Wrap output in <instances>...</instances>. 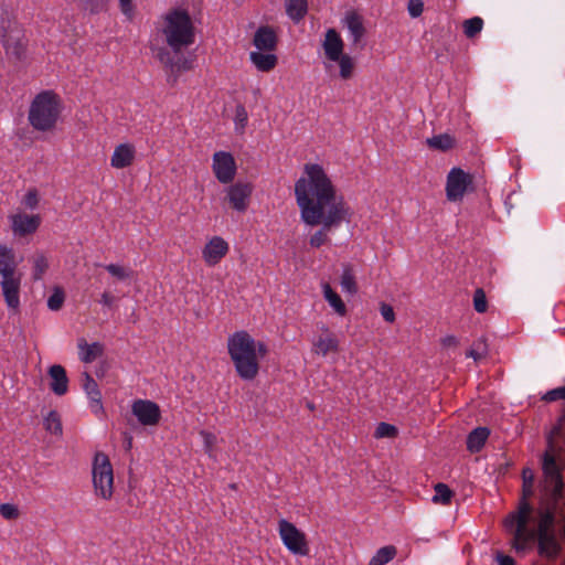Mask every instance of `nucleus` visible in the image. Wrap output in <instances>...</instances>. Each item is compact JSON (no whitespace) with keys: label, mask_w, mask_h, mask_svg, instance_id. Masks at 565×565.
<instances>
[{"label":"nucleus","mask_w":565,"mask_h":565,"mask_svg":"<svg viewBox=\"0 0 565 565\" xmlns=\"http://www.w3.org/2000/svg\"><path fill=\"white\" fill-rule=\"evenodd\" d=\"M308 179L300 178L295 183V196L302 222L321 227L311 235L309 244L319 248L329 242V232L342 222L350 223L353 212L342 195L337 194L332 181L323 168L317 163L305 166Z\"/></svg>","instance_id":"nucleus-1"},{"label":"nucleus","mask_w":565,"mask_h":565,"mask_svg":"<svg viewBox=\"0 0 565 565\" xmlns=\"http://www.w3.org/2000/svg\"><path fill=\"white\" fill-rule=\"evenodd\" d=\"M556 438L561 439L565 447V408L546 434L547 449L542 456L543 490L547 499L554 503H558L564 498L565 488L564 463L556 458V452L561 450L555 443Z\"/></svg>","instance_id":"nucleus-2"},{"label":"nucleus","mask_w":565,"mask_h":565,"mask_svg":"<svg viewBox=\"0 0 565 565\" xmlns=\"http://www.w3.org/2000/svg\"><path fill=\"white\" fill-rule=\"evenodd\" d=\"M227 349L237 375L253 381L259 372L254 338L247 331H236L228 338Z\"/></svg>","instance_id":"nucleus-3"},{"label":"nucleus","mask_w":565,"mask_h":565,"mask_svg":"<svg viewBox=\"0 0 565 565\" xmlns=\"http://www.w3.org/2000/svg\"><path fill=\"white\" fill-rule=\"evenodd\" d=\"M164 22L162 33L174 54L181 53L182 49L194 43L195 26L186 10L180 8L169 10L164 15Z\"/></svg>","instance_id":"nucleus-4"},{"label":"nucleus","mask_w":565,"mask_h":565,"mask_svg":"<svg viewBox=\"0 0 565 565\" xmlns=\"http://www.w3.org/2000/svg\"><path fill=\"white\" fill-rule=\"evenodd\" d=\"M61 98L53 90H43L35 96L29 110V121L39 131L52 130L61 114Z\"/></svg>","instance_id":"nucleus-5"},{"label":"nucleus","mask_w":565,"mask_h":565,"mask_svg":"<svg viewBox=\"0 0 565 565\" xmlns=\"http://www.w3.org/2000/svg\"><path fill=\"white\" fill-rule=\"evenodd\" d=\"M522 498L519 503V510L515 513H510L505 521L504 525L507 529L513 527L515 525V537L522 539L526 541L533 537V534L526 533V524L529 523V514L532 512L533 508L529 503L527 499L533 495V483H534V473L530 468H524L522 471Z\"/></svg>","instance_id":"nucleus-6"},{"label":"nucleus","mask_w":565,"mask_h":565,"mask_svg":"<svg viewBox=\"0 0 565 565\" xmlns=\"http://www.w3.org/2000/svg\"><path fill=\"white\" fill-rule=\"evenodd\" d=\"M511 529H513L512 546L516 550V552H524L527 548V544L534 542L535 540L537 541L539 554L550 561L556 559L563 550L562 544L555 535V532L536 534L534 530H529L526 527V533L533 534V537L523 541L522 539L519 540L515 537V525L509 530Z\"/></svg>","instance_id":"nucleus-7"},{"label":"nucleus","mask_w":565,"mask_h":565,"mask_svg":"<svg viewBox=\"0 0 565 565\" xmlns=\"http://www.w3.org/2000/svg\"><path fill=\"white\" fill-rule=\"evenodd\" d=\"M92 475L96 495L109 500L114 492V471L106 454H95Z\"/></svg>","instance_id":"nucleus-8"},{"label":"nucleus","mask_w":565,"mask_h":565,"mask_svg":"<svg viewBox=\"0 0 565 565\" xmlns=\"http://www.w3.org/2000/svg\"><path fill=\"white\" fill-rule=\"evenodd\" d=\"M475 191L473 175L461 168H452L446 181V196L450 202L461 201L467 192Z\"/></svg>","instance_id":"nucleus-9"},{"label":"nucleus","mask_w":565,"mask_h":565,"mask_svg":"<svg viewBox=\"0 0 565 565\" xmlns=\"http://www.w3.org/2000/svg\"><path fill=\"white\" fill-rule=\"evenodd\" d=\"M278 525L279 535L287 550L295 555L307 556L309 554V545L306 534L297 529L294 523L285 519H281Z\"/></svg>","instance_id":"nucleus-10"},{"label":"nucleus","mask_w":565,"mask_h":565,"mask_svg":"<svg viewBox=\"0 0 565 565\" xmlns=\"http://www.w3.org/2000/svg\"><path fill=\"white\" fill-rule=\"evenodd\" d=\"M236 162L232 153L217 151L213 156V172L218 182L231 183L236 174Z\"/></svg>","instance_id":"nucleus-11"},{"label":"nucleus","mask_w":565,"mask_h":565,"mask_svg":"<svg viewBox=\"0 0 565 565\" xmlns=\"http://www.w3.org/2000/svg\"><path fill=\"white\" fill-rule=\"evenodd\" d=\"M131 413L143 426H156L161 419L159 405L149 399L135 401L131 405Z\"/></svg>","instance_id":"nucleus-12"},{"label":"nucleus","mask_w":565,"mask_h":565,"mask_svg":"<svg viewBox=\"0 0 565 565\" xmlns=\"http://www.w3.org/2000/svg\"><path fill=\"white\" fill-rule=\"evenodd\" d=\"M342 22L348 28L352 38V46L354 49H364L366 28L364 26L363 17L355 10H349L345 12Z\"/></svg>","instance_id":"nucleus-13"},{"label":"nucleus","mask_w":565,"mask_h":565,"mask_svg":"<svg viewBox=\"0 0 565 565\" xmlns=\"http://www.w3.org/2000/svg\"><path fill=\"white\" fill-rule=\"evenodd\" d=\"M252 193V183L238 181L228 186L226 198L234 210L245 212L248 207Z\"/></svg>","instance_id":"nucleus-14"},{"label":"nucleus","mask_w":565,"mask_h":565,"mask_svg":"<svg viewBox=\"0 0 565 565\" xmlns=\"http://www.w3.org/2000/svg\"><path fill=\"white\" fill-rule=\"evenodd\" d=\"M12 230L19 236H26L38 231L41 224V216L19 213L11 216Z\"/></svg>","instance_id":"nucleus-15"},{"label":"nucleus","mask_w":565,"mask_h":565,"mask_svg":"<svg viewBox=\"0 0 565 565\" xmlns=\"http://www.w3.org/2000/svg\"><path fill=\"white\" fill-rule=\"evenodd\" d=\"M253 44L258 51L273 52L278 45V35L273 26L260 25L253 38Z\"/></svg>","instance_id":"nucleus-16"},{"label":"nucleus","mask_w":565,"mask_h":565,"mask_svg":"<svg viewBox=\"0 0 565 565\" xmlns=\"http://www.w3.org/2000/svg\"><path fill=\"white\" fill-rule=\"evenodd\" d=\"M0 285L7 306L17 310L20 306L21 274L15 277L2 278Z\"/></svg>","instance_id":"nucleus-17"},{"label":"nucleus","mask_w":565,"mask_h":565,"mask_svg":"<svg viewBox=\"0 0 565 565\" xmlns=\"http://www.w3.org/2000/svg\"><path fill=\"white\" fill-rule=\"evenodd\" d=\"M344 43L335 29H328L322 42L324 55L329 61H337L343 54Z\"/></svg>","instance_id":"nucleus-18"},{"label":"nucleus","mask_w":565,"mask_h":565,"mask_svg":"<svg viewBox=\"0 0 565 565\" xmlns=\"http://www.w3.org/2000/svg\"><path fill=\"white\" fill-rule=\"evenodd\" d=\"M47 374L51 379V391L57 396L66 394L68 391V377L65 367L54 364L49 367Z\"/></svg>","instance_id":"nucleus-19"},{"label":"nucleus","mask_w":565,"mask_h":565,"mask_svg":"<svg viewBox=\"0 0 565 565\" xmlns=\"http://www.w3.org/2000/svg\"><path fill=\"white\" fill-rule=\"evenodd\" d=\"M228 250L227 243L218 236L213 237L203 249V257L210 265L217 264Z\"/></svg>","instance_id":"nucleus-20"},{"label":"nucleus","mask_w":565,"mask_h":565,"mask_svg":"<svg viewBox=\"0 0 565 565\" xmlns=\"http://www.w3.org/2000/svg\"><path fill=\"white\" fill-rule=\"evenodd\" d=\"M177 55V58H174L171 53L166 49H160L157 57L159 61L164 64V66L170 67L172 72H181V71H189L192 68V60H189L184 57L183 55Z\"/></svg>","instance_id":"nucleus-21"},{"label":"nucleus","mask_w":565,"mask_h":565,"mask_svg":"<svg viewBox=\"0 0 565 565\" xmlns=\"http://www.w3.org/2000/svg\"><path fill=\"white\" fill-rule=\"evenodd\" d=\"M135 147L130 143H120L115 148L110 163L114 168L129 167L135 159Z\"/></svg>","instance_id":"nucleus-22"},{"label":"nucleus","mask_w":565,"mask_h":565,"mask_svg":"<svg viewBox=\"0 0 565 565\" xmlns=\"http://www.w3.org/2000/svg\"><path fill=\"white\" fill-rule=\"evenodd\" d=\"M547 501L548 502L546 503V507L539 511L540 521L537 530L535 531L536 534L554 532V525L556 520L555 510L558 503H554L548 499Z\"/></svg>","instance_id":"nucleus-23"},{"label":"nucleus","mask_w":565,"mask_h":565,"mask_svg":"<svg viewBox=\"0 0 565 565\" xmlns=\"http://www.w3.org/2000/svg\"><path fill=\"white\" fill-rule=\"evenodd\" d=\"M15 255L12 248L0 246V275L2 278L15 277L17 275Z\"/></svg>","instance_id":"nucleus-24"},{"label":"nucleus","mask_w":565,"mask_h":565,"mask_svg":"<svg viewBox=\"0 0 565 565\" xmlns=\"http://www.w3.org/2000/svg\"><path fill=\"white\" fill-rule=\"evenodd\" d=\"M489 435L490 429L488 427L480 426L472 429L467 436V449L471 454L479 452L483 448Z\"/></svg>","instance_id":"nucleus-25"},{"label":"nucleus","mask_w":565,"mask_h":565,"mask_svg":"<svg viewBox=\"0 0 565 565\" xmlns=\"http://www.w3.org/2000/svg\"><path fill=\"white\" fill-rule=\"evenodd\" d=\"M264 51L252 52L249 58L260 72H269L274 70L278 63V57L271 53H263Z\"/></svg>","instance_id":"nucleus-26"},{"label":"nucleus","mask_w":565,"mask_h":565,"mask_svg":"<svg viewBox=\"0 0 565 565\" xmlns=\"http://www.w3.org/2000/svg\"><path fill=\"white\" fill-rule=\"evenodd\" d=\"M82 385L83 390L87 394V396L90 398L92 403H94L99 409L103 408L102 405V393L98 388V385L96 381L93 379V376L88 372L82 373Z\"/></svg>","instance_id":"nucleus-27"},{"label":"nucleus","mask_w":565,"mask_h":565,"mask_svg":"<svg viewBox=\"0 0 565 565\" xmlns=\"http://www.w3.org/2000/svg\"><path fill=\"white\" fill-rule=\"evenodd\" d=\"M2 41L8 54L14 56L17 60H21L24 56V44L19 36H14L12 33H6Z\"/></svg>","instance_id":"nucleus-28"},{"label":"nucleus","mask_w":565,"mask_h":565,"mask_svg":"<svg viewBox=\"0 0 565 565\" xmlns=\"http://www.w3.org/2000/svg\"><path fill=\"white\" fill-rule=\"evenodd\" d=\"M308 11L307 0H286V12L295 21H301Z\"/></svg>","instance_id":"nucleus-29"},{"label":"nucleus","mask_w":565,"mask_h":565,"mask_svg":"<svg viewBox=\"0 0 565 565\" xmlns=\"http://www.w3.org/2000/svg\"><path fill=\"white\" fill-rule=\"evenodd\" d=\"M77 7L83 12H88L92 15L106 12L109 7L110 0H76Z\"/></svg>","instance_id":"nucleus-30"},{"label":"nucleus","mask_w":565,"mask_h":565,"mask_svg":"<svg viewBox=\"0 0 565 565\" xmlns=\"http://www.w3.org/2000/svg\"><path fill=\"white\" fill-rule=\"evenodd\" d=\"M322 287L323 296L326 300L329 302V305L334 309V311L338 315L344 316L347 313V307L342 301L341 297L331 288V286L328 282L323 284Z\"/></svg>","instance_id":"nucleus-31"},{"label":"nucleus","mask_w":565,"mask_h":565,"mask_svg":"<svg viewBox=\"0 0 565 565\" xmlns=\"http://www.w3.org/2000/svg\"><path fill=\"white\" fill-rule=\"evenodd\" d=\"M397 548L394 545H386L377 550L367 565H386L395 558Z\"/></svg>","instance_id":"nucleus-32"},{"label":"nucleus","mask_w":565,"mask_h":565,"mask_svg":"<svg viewBox=\"0 0 565 565\" xmlns=\"http://www.w3.org/2000/svg\"><path fill=\"white\" fill-rule=\"evenodd\" d=\"M78 347L85 350L81 356V360L84 363L93 362L94 360L99 358L104 352V347L99 342L87 344L85 340H82Z\"/></svg>","instance_id":"nucleus-33"},{"label":"nucleus","mask_w":565,"mask_h":565,"mask_svg":"<svg viewBox=\"0 0 565 565\" xmlns=\"http://www.w3.org/2000/svg\"><path fill=\"white\" fill-rule=\"evenodd\" d=\"M455 143L456 139L448 134L436 135L427 139V145L430 148L440 151H447L454 148Z\"/></svg>","instance_id":"nucleus-34"},{"label":"nucleus","mask_w":565,"mask_h":565,"mask_svg":"<svg viewBox=\"0 0 565 565\" xmlns=\"http://www.w3.org/2000/svg\"><path fill=\"white\" fill-rule=\"evenodd\" d=\"M44 429L54 435H62V420L61 416L56 411L49 412L47 416L43 420Z\"/></svg>","instance_id":"nucleus-35"},{"label":"nucleus","mask_w":565,"mask_h":565,"mask_svg":"<svg viewBox=\"0 0 565 565\" xmlns=\"http://www.w3.org/2000/svg\"><path fill=\"white\" fill-rule=\"evenodd\" d=\"M315 347H316L318 353L326 355L329 352H338L339 342L334 335L330 334L326 338L320 337L315 342Z\"/></svg>","instance_id":"nucleus-36"},{"label":"nucleus","mask_w":565,"mask_h":565,"mask_svg":"<svg viewBox=\"0 0 565 565\" xmlns=\"http://www.w3.org/2000/svg\"><path fill=\"white\" fill-rule=\"evenodd\" d=\"M341 287L344 291L354 295L358 292V285L351 265L343 266V273L341 276Z\"/></svg>","instance_id":"nucleus-37"},{"label":"nucleus","mask_w":565,"mask_h":565,"mask_svg":"<svg viewBox=\"0 0 565 565\" xmlns=\"http://www.w3.org/2000/svg\"><path fill=\"white\" fill-rule=\"evenodd\" d=\"M452 497L454 491L447 484L439 482L435 486V495L433 497L435 503L449 504Z\"/></svg>","instance_id":"nucleus-38"},{"label":"nucleus","mask_w":565,"mask_h":565,"mask_svg":"<svg viewBox=\"0 0 565 565\" xmlns=\"http://www.w3.org/2000/svg\"><path fill=\"white\" fill-rule=\"evenodd\" d=\"M335 62L339 63L341 78L349 79L353 76L354 61L350 55L343 53Z\"/></svg>","instance_id":"nucleus-39"},{"label":"nucleus","mask_w":565,"mask_h":565,"mask_svg":"<svg viewBox=\"0 0 565 565\" xmlns=\"http://www.w3.org/2000/svg\"><path fill=\"white\" fill-rule=\"evenodd\" d=\"M32 262H33L32 278H33V280H40V279H42L43 274L49 268L47 258L43 254H35L32 257Z\"/></svg>","instance_id":"nucleus-40"},{"label":"nucleus","mask_w":565,"mask_h":565,"mask_svg":"<svg viewBox=\"0 0 565 565\" xmlns=\"http://www.w3.org/2000/svg\"><path fill=\"white\" fill-rule=\"evenodd\" d=\"M65 301V291L62 287L56 286L53 289L52 295L47 299V307L52 311H57L63 307Z\"/></svg>","instance_id":"nucleus-41"},{"label":"nucleus","mask_w":565,"mask_h":565,"mask_svg":"<svg viewBox=\"0 0 565 565\" xmlns=\"http://www.w3.org/2000/svg\"><path fill=\"white\" fill-rule=\"evenodd\" d=\"M483 26V20L479 17L468 19L463 22V32L467 38H475Z\"/></svg>","instance_id":"nucleus-42"},{"label":"nucleus","mask_w":565,"mask_h":565,"mask_svg":"<svg viewBox=\"0 0 565 565\" xmlns=\"http://www.w3.org/2000/svg\"><path fill=\"white\" fill-rule=\"evenodd\" d=\"M105 269L118 280H126L134 277V270L126 268L120 265L109 264L105 266Z\"/></svg>","instance_id":"nucleus-43"},{"label":"nucleus","mask_w":565,"mask_h":565,"mask_svg":"<svg viewBox=\"0 0 565 565\" xmlns=\"http://www.w3.org/2000/svg\"><path fill=\"white\" fill-rule=\"evenodd\" d=\"M398 435L396 426L388 423H380L375 429L374 436L376 438H395Z\"/></svg>","instance_id":"nucleus-44"},{"label":"nucleus","mask_w":565,"mask_h":565,"mask_svg":"<svg viewBox=\"0 0 565 565\" xmlns=\"http://www.w3.org/2000/svg\"><path fill=\"white\" fill-rule=\"evenodd\" d=\"M473 308L477 312L483 313L488 309L486 292L482 288H477L473 294Z\"/></svg>","instance_id":"nucleus-45"},{"label":"nucleus","mask_w":565,"mask_h":565,"mask_svg":"<svg viewBox=\"0 0 565 565\" xmlns=\"http://www.w3.org/2000/svg\"><path fill=\"white\" fill-rule=\"evenodd\" d=\"M543 401L545 402H555L558 399L565 401V386L557 387L554 390L548 391L543 397ZM565 408V405L562 407L561 413H563V409ZM562 414H559L561 416Z\"/></svg>","instance_id":"nucleus-46"},{"label":"nucleus","mask_w":565,"mask_h":565,"mask_svg":"<svg viewBox=\"0 0 565 565\" xmlns=\"http://www.w3.org/2000/svg\"><path fill=\"white\" fill-rule=\"evenodd\" d=\"M39 201H40L39 192L35 188H32V189L28 190L26 194L24 195L23 204L28 209L34 210L38 207Z\"/></svg>","instance_id":"nucleus-47"},{"label":"nucleus","mask_w":565,"mask_h":565,"mask_svg":"<svg viewBox=\"0 0 565 565\" xmlns=\"http://www.w3.org/2000/svg\"><path fill=\"white\" fill-rule=\"evenodd\" d=\"M248 115L246 108L242 104H237L235 107V122L241 129H244L247 125Z\"/></svg>","instance_id":"nucleus-48"},{"label":"nucleus","mask_w":565,"mask_h":565,"mask_svg":"<svg viewBox=\"0 0 565 565\" xmlns=\"http://www.w3.org/2000/svg\"><path fill=\"white\" fill-rule=\"evenodd\" d=\"M0 514L7 520H13L19 516V510L13 504L3 503L0 505Z\"/></svg>","instance_id":"nucleus-49"},{"label":"nucleus","mask_w":565,"mask_h":565,"mask_svg":"<svg viewBox=\"0 0 565 565\" xmlns=\"http://www.w3.org/2000/svg\"><path fill=\"white\" fill-rule=\"evenodd\" d=\"M479 343L482 344V351H478L476 350L475 348L470 349L466 355L469 356V358H472L475 361H479L480 359H482L483 356L487 355L488 353V345H487V340L486 338H481L479 339Z\"/></svg>","instance_id":"nucleus-50"},{"label":"nucleus","mask_w":565,"mask_h":565,"mask_svg":"<svg viewBox=\"0 0 565 565\" xmlns=\"http://www.w3.org/2000/svg\"><path fill=\"white\" fill-rule=\"evenodd\" d=\"M407 10L412 18H418L424 10L423 0H408Z\"/></svg>","instance_id":"nucleus-51"},{"label":"nucleus","mask_w":565,"mask_h":565,"mask_svg":"<svg viewBox=\"0 0 565 565\" xmlns=\"http://www.w3.org/2000/svg\"><path fill=\"white\" fill-rule=\"evenodd\" d=\"M381 315L384 318V320L387 322L395 321V313H394L392 306H390L385 302L381 303Z\"/></svg>","instance_id":"nucleus-52"},{"label":"nucleus","mask_w":565,"mask_h":565,"mask_svg":"<svg viewBox=\"0 0 565 565\" xmlns=\"http://www.w3.org/2000/svg\"><path fill=\"white\" fill-rule=\"evenodd\" d=\"M495 559L499 565H515V562L511 556L504 555L501 552H497Z\"/></svg>","instance_id":"nucleus-53"},{"label":"nucleus","mask_w":565,"mask_h":565,"mask_svg":"<svg viewBox=\"0 0 565 565\" xmlns=\"http://www.w3.org/2000/svg\"><path fill=\"white\" fill-rule=\"evenodd\" d=\"M119 7L124 14L128 15L132 12V0H119Z\"/></svg>","instance_id":"nucleus-54"},{"label":"nucleus","mask_w":565,"mask_h":565,"mask_svg":"<svg viewBox=\"0 0 565 565\" xmlns=\"http://www.w3.org/2000/svg\"><path fill=\"white\" fill-rule=\"evenodd\" d=\"M441 344L444 348L457 347L459 341L455 335H447L441 339Z\"/></svg>","instance_id":"nucleus-55"},{"label":"nucleus","mask_w":565,"mask_h":565,"mask_svg":"<svg viewBox=\"0 0 565 565\" xmlns=\"http://www.w3.org/2000/svg\"><path fill=\"white\" fill-rule=\"evenodd\" d=\"M115 297L108 292V291H105L103 295H102V298H100V303H103L104 306L106 307H111L113 303L115 302Z\"/></svg>","instance_id":"nucleus-56"},{"label":"nucleus","mask_w":565,"mask_h":565,"mask_svg":"<svg viewBox=\"0 0 565 565\" xmlns=\"http://www.w3.org/2000/svg\"><path fill=\"white\" fill-rule=\"evenodd\" d=\"M256 353H257V359L260 358H265L268 353V348L267 345L264 343V342H256Z\"/></svg>","instance_id":"nucleus-57"},{"label":"nucleus","mask_w":565,"mask_h":565,"mask_svg":"<svg viewBox=\"0 0 565 565\" xmlns=\"http://www.w3.org/2000/svg\"><path fill=\"white\" fill-rule=\"evenodd\" d=\"M201 435L204 437V443L207 448H210L214 445L216 437L213 434L206 433V431H201Z\"/></svg>","instance_id":"nucleus-58"},{"label":"nucleus","mask_w":565,"mask_h":565,"mask_svg":"<svg viewBox=\"0 0 565 565\" xmlns=\"http://www.w3.org/2000/svg\"><path fill=\"white\" fill-rule=\"evenodd\" d=\"M124 448L129 451L132 448V436L129 433H124Z\"/></svg>","instance_id":"nucleus-59"},{"label":"nucleus","mask_w":565,"mask_h":565,"mask_svg":"<svg viewBox=\"0 0 565 565\" xmlns=\"http://www.w3.org/2000/svg\"><path fill=\"white\" fill-rule=\"evenodd\" d=\"M473 347H475L476 350L482 351V344L479 343V340L473 343Z\"/></svg>","instance_id":"nucleus-60"},{"label":"nucleus","mask_w":565,"mask_h":565,"mask_svg":"<svg viewBox=\"0 0 565 565\" xmlns=\"http://www.w3.org/2000/svg\"><path fill=\"white\" fill-rule=\"evenodd\" d=\"M230 487H231V489H236V484L235 483L231 484Z\"/></svg>","instance_id":"nucleus-61"},{"label":"nucleus","mask_w":565,"mask_h":565,"mask_svg":"<svg viewBox=\"0 0 565 565\" xmlns=\"http://www.w3.org/2000/svg\"><path fill=\"white\" fill-rule=\"evenodd\" d=\"M308 407H309L310 409H313V405H311V404H308Z\"/></svg>","instance_id":"nucleus-62"}]
</instances>
